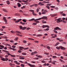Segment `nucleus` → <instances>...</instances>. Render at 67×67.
<instances>
[{"mask_svg": "<svg viewBox=\"0 0 67 67\" xmlns=\"http://www.w3.org/2000/svg\"><path fill=\"white\" fill-rule=\"evenodd\" d=\"M25 64H28V65H29V66H30V67H35V66H35V65H32L28 63L26 61L25 62Z\"/></svg>", "mask_w": 67, "mask_h": 67, "instance_id": "1", "label": "nucleus"}, {"mask_svg": "<svg viewBox=\"0 0 67 67\" xmlns=\"http://www.w3.org/2000/svg\"><path fill=\"white\" fill-rule=\"evenodd\" d=\"M62 20V19L60 18H59L58 19H56V20H57V23H59L60 22H62V21H63V20Z\"/></svg>", "mask_w": 67, "mask_h": 67, "instance_id": "2", "label": "nucleus"}, {"mask_svg": "<svg viewBox=\"0 0 67 67\" xmlns=\"http://www.w3.org/2000/svg\"><path fill=\"white\" fill-rule=\"evenodd\" d=\"M19 28L20 29V30H25V29H26V27H22V26H19Z\"/></svg>", "mask_w": 67, "mask_h": 67, "instance_id": "3", "label": "nucleus"}, {"mask_svg": "<svg viewBox=\"0 0 67 67\" xmlns=\"http://www.w3.org/2000/svg\"><path fill=\"white\" fill-rule=\"evenodd\" d=\"M41 19V18H40L38 19H37L35 20V21L37 23H40V22L38 21H36V20H40Z\"/></svg>", "mask_w": 67, "mask_h": 67, "instance_id": "4", "label": "nucleus"}, {"mask_svg": "<svg viewBox=\"0 0 67 67\" xmlns=\"http://www.w3.org/2000/svg\"><path fill=\"white\" fill-rule=\"evenodd\" d=\"M42 28H44V27H47V28H49V26L47 25H43L42 26Z\"/></svg>", "mask_w": 67, "mask_h": 67, "instance_id": "5", "label": "nucleus"}, {"mask_svg": "<svg viewBox=\"0 0 67 67\" xmlns=\"http://www.w3.org/2000/svg\"><path fill=\"white\" fill-rule=\"evenodd\" d=\"M61 30V29L58 27H56L54 29V30Z\"/></svg>", "mask_w": 67, "mask_h": 67, "instance_id": "6", "label": "nucleus"}, {"mask_svg": "<svg viewBox=\"0 0 67 67\" xmlns=\"http://www.w3.org/2000/svg\"><path fill=\"white\" fill-rule=\"evenodd\" d=\"M59 48H61V49H62L63 50H65L66 49V48L64 47H62V46H60L59 47Z\"/></svg>", "mask_w": 67, "mask_h": 67, "instance_id": "7", "label": "nucleus"}, {"mask_svg": "<svg viewBox=\"0 0 67 67\" xmlns=\"http://www.w3.org/2000/svg\"><path fill=\"white\" fill-rule=\"evenodd\" d=\"M38 5H44V4L42 3V2H40L38 3Z\"/></svg>", "mask_w": 67, "mask_h": 67, "instance_id": "8", "label": "nucleus"}, {"mask_svg": "<svg viewBox=\"0 0 67 67\" xmlns=\"http://www.w3.org/2000/svg\"><path fill=\"white\" fill-rule=\"evenodd\" d=\"M41 19H46V20H47V17L46 16H44L43 17H42Z\"/></svg>", "mask_w": 67, "mask_h": 67, "instance_id": "9", "label": "nucleus"}, {"mask_svg": "<svg viewBox=\"0 0 67 67\" xmlns=\"http://www.w3.org/2000/svg\"><path fill=\"white\" fill-rule=\"evenodd\" d=\"M21 20H22V19H18V20L15 21V23H18L19 22L21 21Z\"/></svg>", "mask_w": 67, "mask_h": 67, "instance_id": "10", "label": "nucleus"}, {"mask_svg": "<svg viewBox=\"0 0 67 67\" xmlns=\"http://www.w3.org/2000/svg\"><path fill=\"white\" fill-rule=\"evenodd\" d=\"M19 47L20 48V50H21V51H22V49H24V47Z\"/></svg>", "mask_w": 67, "mask_h": 67, "instance_id": "11", "label": "nucleus"}, {"mask_svg": "<svg viewBox=\"0 0 67 67\" xmlns=\"http://www.w3.org/2000/svg\"><path fill=\"white\" fill-rule=\"evenodd\" d=\"M4 45H5V46H8L11 47V45H10L9 44H4Z\"/></svg>", "mask_w": 67, "mask_h": 67, "instance_id": "12", "label": "nucleus"}, {"mask_svg": "<svg viewBox=\"0 0 67 67\" xmlns=\"http://www.w3.org/2000/svg\"><path fill=\"white\" fill-rule=\"evenodd\" d=\"M3 51L4 52H5V53H10L8 51L5 50H3Z\"/></svg>", "mask_w": 67, "mask_h": 67, "instance_id": "13", "label": "nucleus"}, {"mask_svg": "<svg viewBox=\"0 0 67 67\" xmlns=\"http://www.w3.org/2000/svg\"><path fill=\"white\" fill-rule=\"evenodd\" d=\"M3 11L4 12H8V11H7V10L5 9H2Z\"/></svg>", "mask_w": 67, "mask_h": 67, "instance_id": "14", "label": "nucleus"}, {"mask_svg": "<svg viewBox=\"0 0 67 67\" xmlns=\"http://www.w3.org/2000/svg\"><path fill=\"white\" fill-rule=\"evenodd\" d=\"M20 23L21 24H22V25H24V24H25V23H23V22H21V21L20 22Z\"/></svg>", "mask_w": 67, "mask_h": 67, "instance_id": "15", "label": "nucleus"}, {"mask_svg": "<svg viewBox=\"0 0 67 67\" xmlns=\"http://www.w3.org/2000/svg\"><path fill=\"white\" fill-rule=\"evenodd\" d=\"M26 1H24V0H22V1L23 2H27V1L29 0H26Z\"/></svg>", "mask_w": 67, "mask_h": 67, "instance_id": "16", "label": "nucleus"}, {"mask_svg": "<svg viewBox=\"0 0 67 67\" xmlns=\"http://www.w3.org/2000/svg\"><path fill=\"white\" fill-rule=\"evenodd\" d=\"M37 36L38 37H40V36H42V35L40 34H38L37 35Z\"/></svg>", "mask_w": 67, "mask_h": 67, "instance_id": "17", "label": "nucleus"}, {"mask_svg": "<svg viewBox=\"0 0 67 67\" xmlns=\"http://www.w3.org/2000/svg\"><path fill=\"white\" fill-rule=\"evenodd\" d=\"M57 15V14H55L54 15H53L51 16L52 17H54V16H56Z\"/></svg>", "mask_w": 67, "mask_h": 67, "instance_id": "18", "label": "nucleus"}, {"mask_svg": "<svg viewBox=\"0 0 67 67\" xmlns=\"http://www.w3.org/2000/svg\"><path fill=\"white\" fill-rule=\"evenodd\" d=\"M1 59L3 61H5V59H4L3 58H1Z\"/></svg>", "mask_w": 67, "mask_h": 67, "instance_id": "19", "label": "nucleus"}, {"mask_svg": "<svg viewBox=\"0 0 67 67\" xmlns=\"http://www.w3.org/2000/svg\"><path fill=\"white\" fill-rule=\"evenodd\" d=\"M37 57H39V58H42V57H43V56H42L38 55L37 56Z\"/></svg>", "mask_w": 67, "mask_h": 67, "instance_id": "20", "label": "nucleus"}, {"mask_svg": "<svg viewBox=\"0 0 67 67\" xmlns=\"http://www.w3.org/2000/svg\"><path fill=\"white\" fill-rule=\"evenodd\" d=\"M18 7H21V4H19V3H18Z\"/></svg>", "mask_w": 67, "mask_h": 67, "instance_id": "21", "label": "nucleus"}, {"mask_svg": "<svg viewBox=\"0 0 67 67\" xmlns=\"http://www.w3.org/2000/svg\"><path fill=\"white\" fill-rule=\"evenodd\" d=\"M58 44H59V43L57 42V43L55 45V46H57Z\"/></svg>", "mask_w": 67, "mask_h": 67, "instance_id": "22", "label": "nucleus"}, {"mask_svg": "<svg viewBox=\"0 0 67 67\" xmlns=\"http://www.w3.org/2000/svg\"><path fill=\"white\" fill-rule=\"evenodd\" d=\"M19 58L20 59H24V58L23 57H20Z\"/></svg>", "mask_w": 67, "mask_h": 67, "instance_id": "23", "label": "nucleus"}, {"mask_svg": "<svg viewBox=\"0 0 67 67\" xmlns=\"http://www.w3.org/2000/svg\"><path fill=\"white\" fill-rule=\"evenodd\" d=\"M7 3L8 4H10V2L9 1H7Z\"/></svg>", "mask_w": 67, "mask_h": 67, "instance_id": "24", "label": "nucleus"}, {"mask_svg": "<svg viewBox=\"0 0 67 67\" xmlns=\"http://www.w3.org/2000/svg\"><path fill=\"white\" fill-rule=\"evenodd\" d=\"M46 13V12H45L44 11L42 12V14H45Z\"/></svg>", "mask_w": 67, "mask_h": 67, "instance_id": "25", "label": "nucleus"}, {"mask_svg": "<svg viewBox=\"0 0 67 67\" xmlns=\"http://www.w3.org/2000/svg\"><path fill=\"white\" fill-rule=\"evenodd\" d=\"M11 57H15V55L11 54Z\"/></svg>", "mask_w": 67, "mask_h": 67, "instance_id": "26", "label": "nucleus"}, {"mask_svg": "<svg viewBox=\"0 0 67 67\" xmlns=\"http://www.w3.org/2000/svg\"><path fill=\"white\" fill-rule=\"evenodd\" d=\"M29 47H27L26 48H24V50H26V49H29Z\"/></svg>", "mask_w": 67, "mask_h": 67, "instance_id": "27", "label": "nucleus"}, {"mask_svg": "<svg viewBox=\"0 0 67 67\" xmlns=\"http://www.w3.org/2000/svg\"><path fill=\"white\" fill-rule=\"evenodd\" d=\"M21 67H24V65L23 64H21Z\"/></svg>", "mask_w": 67, "mask_h": 67, "instance_id": "28", "label": "nucleus"}, {"mask_svg": "<svg viewBox=\"0 0 67 67\" xmlns=\"http://www.w3.org/2000/svg\"><path fill=\"white\" fill-rule=\"evenodd\" d=\"M29 40H34V39H32V38H28Z\"/></svg>", "mask_w": 67, "mask_h": 67, "instance_id": "29", "label": "nucleus"}, {"mask_svg": "<svg viewBox=\"0 0 67 67\" xmlns=\"http://www.w3.org/2000/svg\"><path fill=\"white\" fill-rule=\"evenodd\" d=\"M60 60L62 63H65V62L63 60H62L61 59H60Z\"/></svg>", "mask_w": 67, "mask_h": 67, "instance_id": "30", "label": "nucleus"}, {"mask_svg": "<svg viewBox=\"0 0 67 67\" xmlns=\"http://www.w3.org/2000/svg\"><path fill=\"white\" fill-rule=\"evenodd\" d=\"M22 55H26V53H22Z\"/></svg>", "mask_w": 67, "mask_h": 67, "instance_id": "31", "label": "nucleus"}, {"mask_svg": "<svg viewBox=\"0 0 67 67\" xmlns=\"http://www.w3.org/2000/svg\"><path fill=\"white\" fill-rule=\"evenodd\" d=\"M3 49H4L5 50H6L7 49V47H4L3 48Z\"/></svg>", "mask_w": 67, "mask_h": 67, "instance_id": "32", "label": "nucleus"}, {"mask_svg": "<svg viewBox=\"0 0 67 67\" xmlns=\"http://www.w3.org/2000/svg\"><path fill=\"white\" fill-rule=\"evenodd\" d=\"M29 11H31V12H32V13L34 12V10H29Z\"/></svg>", "mask_w": 67, "mask_h": 67, "instance_id": "33", "label": "nucleus"}, {"mask_svg": "<svg viewBox=\"0 0 67 67\" xmlns=\"http://www.w3.org/2000/svg\"><path fill=\"white\" fill-rule=\"evenodd\" d=\"M32 14L33 15H37L36 14L34 13H34H32Z\"/></svg>", "mask_w": 67, "mask_h": 67, "instance_id": "34", "label": "nucleus"}, {"mask_svg": "<svg viewBox=\"0 0 67 67\" xmlns=\"http://www.w3.org/2000/svg\"><path fill=\"white\" fill-rule=\"evenodd\" d=\"M32 53H33V54H36L37 53V52L35 51L34 52H32Z\"/></svg>", "mask_w": 67, "mask_h": 67, "instance_id": "35", "label": "nucleus"}, {"mask_svg": "<svg viewBox=\"0 0 67 67\" xmlns=\"http://www.w3.org/2000/svg\"><path fill=\"white\" fill-rule=\"evenodd\" d=\"M56 48H57V49H60V48H59V47H58L57 46L56 47Z\"/></svg>", "mask_w": 67, "mask_h": 67, "instance_id": "36", "label": "nucleus"}, {"mask_svg": "<svg viewBox=\"0 0 67 67\" xmlns=\"http://www.w3.org/2000/svg\"><path fill=\"white\" fill-rule=\"evenodd\" d=\"M53 31L54 32H55V33H56V34H57L58 33L57 31L55 30H54Z\"/></svg>", "mask_w": 67, "mask_h": 67, "instance_id": "37", "label": "nucleus"}, {"mask_svg": "<svg viewBox=\"0 0 67 67\" xmlns=\"http://www.w3.org/2000/svg\"><path fill=\"white\" fill-rule=\"evenodd\" d=\"M52 57L54 58H57V57L56 56H53Z\"/></svg>", "mask_w": 67, "mask_h": 67, "instance_id": "38", "label": "nucleus"}, {"mask_svg": "<svg viewBox=\"0 0 67 67\" xmlns=\"http://www.w3.org/2000/svg\"><path fill=\"white\" fill-rule=\"evenodd\" d=\"M41 62L42 63H46V62H45V61H43V60Z\"/></svg>", "mask_w": 67, "mask_h": 67, "instance_id": "39", "label": "nucleus"}, {"mask_svg": "<svg viewBox=\"0 0 67 67\" xmlns=\"http://www.w3.org/2000/svg\"><path fill=\"white\" fill-rule=\"evenodd\" d=\"M18 40V38H16L15 39H14V40L15 41H17Z\"/></svg>", "mask_w": 67, "mask_h": 67, "instance_id": "40", "label": "nucleus"}, {"mask_svg": "<svg viewBox=\"0 0 67 67\" xmlns=\"http://www.w3.org/2000/svg\"><path fill=\"white\" fill-rule=\"evenodd\" d=\"M11 33H13V34H14L15 33V32L14 31H11Z\"/></svg>", "mask_w": 67, "mask_h": 67, "instance_id": "41", "label": "nucleus"}, {"mask_svg": "<svg viewBox=\"0 0 67 67\" xmlns=\"http://www.w3.org/2000/svg\"><path fill=\"white\" fill-rule=\"evenodd\" d=\"M47 48H48V49H50V47L49 46H47Z\"/></svg>", "mask_w": 67, "mask_h": 67, "instance_id": "42", "label": "nucleus"}, {"mask_svg": "<svg viewBox=\"0 0 67 67\" xmlns=\"http://www.w3.org/2000/svg\"><path fill=\"white\" fill-rule=\"evenodd\" d=\"M23 41L24 43H26L27 42H26V41L25 40H24Z\"/></svg>", "mask_w": 67, "mask_h": 67, "instance_id": "43", "label": "nucleus"}, {"mask_svg": "<svg viewBox=\"0 0 67 67\" xmlns=\"http://www.w3.org/2000/svg\"><path fill=\"white\" fill-rule=\"evenodd\" d=\"M51 7L52 8H54L55 7V6H51Z\"/></svg>", "mask_w": 67, "mask_h": 67, "instance_id": "44", "label": "nucleus"}, {"mask_svg": "<svg viewBox=\"0 0 67 67\" xmlns=\"http://www.w3.org/2000/svg\"><path fill=\"white\" fill-rule=\"evenodd\" d=\"M16 47V46H14V45H13L12 46V47L13 48H15V47Z\"/></svg>", "mask_w": 67, "mask_h": 67, "instance_id": "45", "label": "nucleus"}, {"mask_svg": "<svg viewBox=\"0 0 67 67\" xmlns=\"http://www.w3.org/2000/svg\"><path fill=\"white\" fill-rule=\"evenodd\" d=\"M44 54H45V55H49V53H46V52H44Z\"/></svg>", "mask_w": 67, "mask_h": 67, "instance_id": "46", "label": "nucleus"}, {"mask_svg": "<svg viewBox=\"0 0 67 67\" xmlns=\"http://www.w3.org/2000/svg\"><path fill=\"white\" fill-rule=\"evenodd\" d=\"M51 5H52V4H47V5H48V6H50Z\"/></svg>", "mask_w": 67, "mask_h": 67, "instance_id": "47", "label": "nucleus"}, {"mask_svg": "<svg viewBox=\"0 0 67 67\" xmlns=\"http://www.w3.org/2000/svg\"><path fill=\"white\" fill-rule=\"evenodd\" d=\"M7 60H8V58H5V61H7Z\"/></svg>", "mask_w": 67, "mask_h": 67, "instance_id": "48", "label": "nucleus"}, {"mask_svg": "<svg viewBox=\"0 0 67 67\" xmlns=\"http://www.w3.org/2000/svg\"><path fill=\"white\" fill-rule=\"evenodd\" d=\"M37 12H39V9H37Z\"/></svg>", "mask_w": 67, "mask_h": 67, "instance_id": "49", "label": "nucleus"}, {"mask_svg": "<svg viewBox=\"0 0 67 67\" xmlns=\"http://www.w3.org/2000/svg\"><path fill=\"white\" fill-rule=\"evenodd\" d=\"M9 65H10L11 66V67H13V66H12V65H13V64H12V63H10L9 64Z\"/></svg>", "mask_w": 67, "mask_h": 67, "instance_id": "50", "label": "nucleus"}, {"mask_svg": "<svg viewBox=\"0 0 67 67\" xmlns=\"http://www.w3.org/2000/svg\"><path fill=\"white\" fill-rule=\"evenodd\" d=\"M4 47V46L1 45V47H2V48H3Z\"/></svg>", "mask_w": 67, "mask_h": 67, "instance_id": "51", "label": "nucleus"}, {"mask_svg": "<svg viewBox=\"0 0 67 67\" xmlns=\"http://www.w3.org/2000/svg\"><path fill=\"white\" fill-rule=\"evenodd\" d=\"M23 21L24 22H26V21L25 20V19H23Z\"/></svg>", "mask_w": 67, "mask_h": 67, "instance_id": "52", "label": "nucleus"}, {"mask_svg": "<svg viewBox=\"0 0 67 67\" xmlns=\"http://www.w3.org/2000/svg\"><path fill=\"white\" fill-rule=\"evenodd\" d=\"M18 2H22V1L20 0H18Z\"/></svg>", "mask_w": 67, "mask_h": 67, "instance_id": "53", "label": "nucleus"}, {"mask_svg": "<svg viewBox=\"0 0 67 67\" xmlns=\"http://www.w3.org/2000/svg\"><path fill=\"white\" fill-rule=\"evenodd\" d=\"M63 23H66V21H63Z\"/></svg>", "mask_w": 67, "mask_h": 67, "instance_id": "54", "label": "nucleus"}, {"mask_svg": "<svg viewBox=\"0 0 67 67\" xmlns=\"http://www.w3.org/2000/svg\"><path fill=\"white\" fill-rule=\"evenodd\" d=\"M46 8H47L48 9H49V6H46Z\"/></svg>", "mask_w": 67, "mask_h": 67, "instance_id": "55", "label": "nucleus"}, {"mask_svg": "<svg viewBox=\"0 0 67 67\" xmlns=\"http://www.w3.org/2000/svg\"><path fill=\"white\" fill-rule=\"evenodd\" d=\"M19 62H20V63H21L22 64H23V62L22 61H19Z\"/></svg>", "mask_w": 67, "mask_h": 67, "instance_id": "56", "label": "nucleus"}, {"mask_svg": "<svg viewBox=\"0 0 67 67\" xmlns=\"http://www.w3.org/2000/svg\"><path fill=\"white\" fill-rule=\"evenodd\" d=\"M33 25H36L37 24L36 23H33Z\"/></svg>", "mask_w": 67, "mask_h": 67, "instance_id": "57", "label": "nucleus"}, {"mask_svg": "<svg viewBox=\"0 0 67 67\" xmlns=\"http://www.w3.org/2000/svg\"><path fill=\"white\" fill-rule=\"evenodd\" d=\"M15 16L19 15V14H15Z\"/></svg>", "mask_w": 67, "mask_h": 67, "instance_id": "58", "label": "nucleus"}, {"mask_svg": "<svg viewBox=\"0 0 67 67\" xmlns=\"http://www.w3.org/2000/svg\"><path fill=\"white\" fill-rule=\"evenodd\" d=\"M7 55H10V56H11V54L9 53H7Z\"/></svg>", "mask_w": 67, "mask_h": 67, "instance_id": "59", "label": "nucleus"}, {"mask_svg": "<svg viewBox=\"0 0 67 67\" xmlns=\"http://www.w3.org/2000/svg\"><path fill=\"white\" fill-rule=\"evenodd\" d=\"M18 53H21V52H22V51H20V50H19L18 51Z\"/></svg>", "mask_w": 67, "mask_h": 67, "instance_id": "60", "label": "nucleus"}, {"mask_svg": "<svg viewBox=\"0 0 67 67\" xmlns=\"http://www.w3.org/2000/svg\"><path fill=\"white\" fill-rule=\"evenodd\" d=\"M62 15L63 16H66V15L64 13Z\"/></svg>", "mask_w": 67, "mask_h": 67, "instance_id": "61", "label": "nucleus"}, {"mask_svg": "<svg viewBox=\"0 0 67 67\" xmlns=\"http://www.w3.org/2000/svg\"><path fill=\"white\" fill-rule=\"evenodd\" d=\"M63 54H64V55H66L65 54H66V53L65 52H63Z\"/></svg>", "mask_w": 67, "mask_h": 67, "instance_id": "62", "label": "nucleus"}, {"mask_svg": "<svg viewBox=\"0 0 67 67\" xmlns=\"http://www.w3.org/2000/svg\"><path fill=\"white\" fill-rule=\"evenodd\" d=\"M41 13L40 12H39V14L40 15H41Z\"/></svg>", "mask_w": 67, "mask_h": 67, "instance_id": "63", "label": "nucleus"}, {"mask_svg": "<svg viewBox=\"0 0 67 67\" xmlns=\"http://www.w3.org/2000/svg\"><path fill=\"white\" fill-rule=\"evenodd\" d=\"M60 58H61V59H64V57H63V56L60 57Z\"/></svg>", "mask_w": 67, "mask_h": 67, "instance_id": "64", "label": "nucleus"}]
</instances>
